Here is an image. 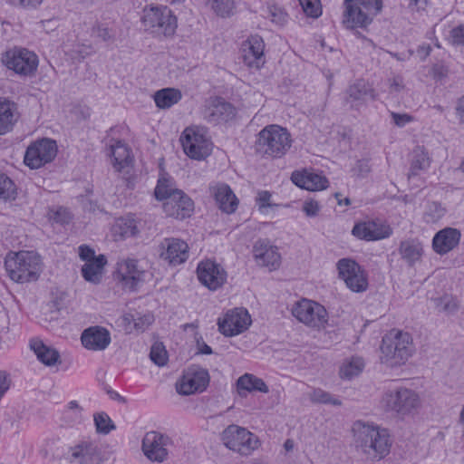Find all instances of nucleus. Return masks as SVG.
<instances>
[{
  "mask_svg": "<svg viewBox=\"0 0 464 464\" xmlns=\"http://www.w3.org/2000/svg\"><path fill=\"white\" fill-rule=\"evenodd\" d=\"M461 233L454 227H445L438 231L432 238V249L440 256L456 248L460 241Z\"/></svg>",
  "mask_w": 464,
  "mask_h": 464,
  "instance_id": "obj_24",
  "label": "nucleus"
},
{
  "mask_svg": "<svg viewBox=\"0 0 464 464\" xmlns=\"http://www.w3.org/2000/svg\"><path fill=\"white\" fill-rule=\"evenodd\" d=\"M389 90L391 93H399L404 89L403 77L394 75L388 79Z\"/></svg>",
  "mask_w": 464,
  "mask_h": 464,
  "instance_id": "obj_55",
  "label": "nucleus"
},
{
  "mask_svg": "<svg viewBox=\"0 0 464 464\" xmlns=\"http://www.w3.org/2000/svg\"><path fill=\"white\" fill-rule=\"evenodd\" d=\"M140 22L146 33L159 39L173 37L178 28L177 16L164 5H146Z\"/></svg>",
  "mask_w": 464,
  "mask_h": 464,
  "instance_id": "obj_2",
  "label": "nucleus"
},
{
  "mask_svg": "<svg viewBox=\"0 0 464 464\" xmlns=\"http://www.w3.org/2000/svg\"><path fill=\"white\" fill-rule=\"evenodd\" d=\"M291 133L286 128L270 124L262 129L255 142V149L262 156L281 159L293 145Z\"/></svg>",
  "mask_w": 464,
  "mask_h": 464,
  "instance_id": "obj_3",
  "label": "nucleus"
},
{
  "mask_svg": "<svg viewBox=\"0 0 464 464\" xmlns=\"http://www.w3.org/2000/svg\"><path fill=\"white\" fill-rule=\"evenodd\" d=\"M391 117L394 124L398 127H404L413 121V117L407 113L392 112Z\"/></svg>",
  "mask_w": 464,
  "mask_h": 464,
  "instance_id": "obj_58",
  "label": "nucleus"
},
{
  "mask_svg": "<svg viewBox=\"0 0 464 464\" xmlns=\"http://www.w3.org/2000/svg\"><path fill=\"white\" fill-rule=\"evenodd\" d=\"M212 193L219 207L226 213H233L237 207V199L227 184H218L212 188Z\"/></svg>",
  "mask_w": 464,
  "mask_h": 464,
  "instance_id": "obj_32",
  "label": "nucleus"
},
{
  "mask_svg": "<svg viewBox=\"0 0 464 464\" xmlns=\"http://www.w3.org/2000/svg\"><path fill=\"white\" fill-rule=\"evenodd\" d=\"M153 322V315L146 314L133 319L134 328L138 331H145Z\"/></svg>",
  "mask_w": 464,
  "mask_h": 464,
  "instance_id": "obj_53",
  "label": "nucleus"
},
{
  "mask_svg": "<svg viewBox=\"0 0 464 464\" xmlns=\"http://www.w3.org/2000/svg\"><path fill=\"white\" fill-rule=\"evenodd\" d=\"M352 234L361 240L378 241L390 237L392 235V228L379 219H368L356 223Z\"/></svg>",
  "mask_w": 464,
  "mask_h": 464,
  "instance_id": "obj_13",
  "label": "nucleus"
},
{
  "mask_svg": "<svg viewBox=\"0 0 464 464\" xmlns=\"http://www.w3.org/2000/svg\"><path fill=\"white\" fill-rule=\"evenodd\" d=\"M197 348L198 351V353L201 354H211L213 353L211 347L208 345L206 343H204L201 339H197Z\"/></svg>",
  "mask_w": 464,
  "mask_h": 464,
  "instance_id": "obj_63",
  "label": "nucleus"
},
{
  "mask_svg": "<svg viewBox=\"0 0 464 464\" xmlns=\"http://www.w3.org/2000/svg\"><path fill=\"white\" fill-rule=\"evenodd\" d=\"M30 348L34 351L37 359L46 366H53L60 362L59 352L56 349L46 345L41 340H31Z\"/></svg>",
  "mask_w": 464,
  "mask_h": 464,
  "instance_id": "obj_34",
  "label": "nucleus"
},
{
  "mask_svg": "<svg viewBox=\"0 0 464 464\" xmlns=\"http://www.w3.org/2000/svg\"><path fill=\"white\" fill-rule=\"evenodd\" d=\"M381 360L391 367L404 364L414 353L413 340L409 333L392 329L382 338Z\"/></svg>",
  "mask_w": 464,
  "mask_h": 464,
  "instance_id": "obj_4",
  "label": "nucleus"
},
{
  "mask_svg": "<svg viewBox=\"0 0 464 464\" xmlns=\"http://www.w3.org/2000/svg\"><path fill=\"white\" fill-rule=\"evenodd\" d=\"M436 306L440 312L452 314L458 309V302L451 295H445L436 300Z\"/></svg>",
  "mask_w": 464,
  "mask_h": 464,
  "instance_id": "obj_50",
  "label": "nucleus"
},
{
  "mask_svg": "<svg viewBox=\"0 0 464 464\" xmlns=\"http://www.w3.org/2000/svg\"><path fill=\"white\" fill-rule=\"evenodd\" d=\"M20 113L17 104L8 99L0 100V135L10 132L18 119Z\"/></svg>",
  "mask_w": 464,
  "mask_h": 464,
  "instance_id": "obj_29",
  "label": "nucleus"
},
{
  "mask_svg": "<svg viewBox=\"0 0 464 464\" xmlns=\"http://www.w3.org/2000/svg\"><path fill=\"white\" fill-rule=\"evenodd\" d=\"M170 443L169 437L157 431H150L142 440V450L150 460L163 462L168 458L167 448Z\"/></svg>",
  "mask_w": 464,
  "mask_h": 464,
  "instance_id": "obj_17",
  "label": "nucleus"
},
{
  "mask_svg": "<svg viewBox=\"0 0 464 464\" xmlns=\"http://www.w3.org/2000/svg\"><path fill=\"white\" fill-rule=\"evenodd\" d=\"M211 8L221 17H228L233 14L235 8L234 0H211Z\"/></svg>",
  "mask_w": 464,
  "mask_h": 464,
  "instance_id": "obj_46",
  "label": "nucleus"
},
{
  "mask_svg": "<svg viewBox=\"0 0 464 464\" xmlns=\"http://www.w3.org/2000/svg\"><path fill=\"white\" fill-rule=\"evenodd\" d=\"M303 211L307 217H315L320 211L319 203L313 199L306 200L303 205Z\"/></svg>",
  "mask_w": 464,
  "mask_h": 464,
  "instance_id": "obj_56",
  "label": "nucleus"
},
{
  "mask_svg": "<svg viewBox=\"0 0 464 464\" xmlns=\"http://www.w3.org/2000/svg\"><path fill=\"white\" fill-rule=\"evenodd\" d=\"M307 16L317 18L322 14L320 0H298Z\"/></svg>",
  "mask_w": 464,
  "mask_h": 464,
  "instance_id": "obj_49",
  "label": "nucleus"
},
{
  "mask_svg": "<svg viewBox=\"0 0 464 464\" xmlns=\"http://www.w3.org/2000/svg\"><path fill=\"white\" fill-rule=\"evenodd\" d=\"M237 387L238 393L241 396L243 395L242 392H259L263 393L269 392L268 386L266 384L263 379L251 373H245L240 376L237 381Z\"/></svg>",
  "mask_w": 464,
  "mask_h": 464,
  "instance_id": "obj_37",
  "label": "nucleus"
},
{
  "mask_svg": "<svg viewBox=\"0 0 464 464\" xmlns=\"http://www.w3.org/2000/svg\"><path fill=\"white\" fill-rule=\"evenodd\" d=\"M5 265L10 278L21 284L37 280L42 271L41 258L33 251L11 253Z\"/></svg>",
  "mask_w": 464,
  "mask_h": 464,
  "instance_id": "obj_5",
  "label": "nucleus"
},
{
  "mask_svg": "<svg viewBox=\"0 0 464 464\" xmlns=\"http://www.w3.org/2000/svg\"><path fill=\"white\" fill-rule=\"evenodd\" d=\"M370 171L371 167L366 160H357L355 166L352 169V172L357 177H365Z\"/></svg>",
  "mask_w": 464,
  "mask_h": 464,
  "instance_id": "obj_54",
  "label": "nucleus"
},
{
  "mask_svg": "<svg viewBox=\"0 0 464 464\" xmlns=\"http://www.w3.org/2000/svg\"><path fill=\"white\" fill-rule=\"evenodd\" d=\"M408 3V7L412 11L424 9L427 5V0H405Z\"/></svg>",
  "mask_w": 464,
  "mask_h": 464,
  "instance_id": "obj_61",
  "label": "nucleus"
},
{
  "mask_svg": "<svg viewBox=\"0 0 464 464\" xmlns=\"http://www.w3.org/2000/svg\"><path fill=\"white\" fill-rule=\"evenodd\" d=\"M339 276L348 288L353 292H363L368 287V280L364 270L359 264L349 258L340 259L337 263Z\"/></svg>",
  "mask_w": 464,
  "mask_h": 464,
  "instance_id": "obj_11",
  "label": "nucleus"
},
{
  "mask_svg": "<svg viewBox=\"0 0 464 464\" xmlns=\"http://www.w3.org/2000/svg\"><path fill=\"white\" fill-rule=\"evenodd\" d=\"M353 431L356 447L367 459L378 461L390 452L391 442L387 430L357 420L353 424Z\"/></svg>",
  "mask_w": 464,
  "mask_h": 464,
  "instance_id": "obj_1",
  "label": "nucleus"
},
{
  "mask_svg": "<svg viewBox=\"0 0 464 464\" xmlns=\"http://www.w3.org/2000/svg\"><path fill=\"white\" fill-rule=\"evenodd\" d=\"M358 1L344 0L346 10L343 23L346 28L364 27L369 24L368 16L357 6Z\"/></svg>",
  "mask_w": 464,
  "mask_h": 464,
  "instance_id": "obj_31",
  "label": "nucleus"
},
{
  "mask_svg": "<svg viewBox=\"0 0 464 464\" xmlns=\"http://www.w3.org/2000/svg\"><path fill=\"white\" fill-rule=\"evenodd\" d=\"M449 40L453 45H464V24L452 28L450 32Z\"/></svg>",
  "mask_w": 464,
  "mask_h": 464,
  "instance_id": "obj_52",
  "label": "nucleus"
},
{
  "mask_svg": "<svg viewBox=\"0 0 464 464\" xmlns=\"http://www.w3.org/2000/svg\"><path fill=\"white\" fill-rule=\"evenodd\" d=\"M431 161L432 160L424 147H415L411 155L409 178L418 176L421 172L427 171L430 167Z\"/></svg>",
  "mask_w": 464,
  "mask_h": 464,
  "instance_id": "obj_33",
  "label": "nucleus"
},
{
  "mask_svg": "<svg viewBox=\"0 0 464 464\" xmlns=\"http://www.w3.org/2000/svg\"><path fill=\"white\" fill-rule=\"evenodd\" d=\"M71 451V464H93L98 454L96 447L86 441L74 446Z\"/></svg>",
  "mask_w": 464,
  "mask_h": 464,
  "instance_id": "obj_35",
  "label": "nucleus"
},
{
  "mask_svg": "<svg viewBox=\"0 0 464 464\" xmlns=\"http://www.w3.org/2000/svg\"><path fill=\"white\" fill-rule=\"evenodd\" d=\"M445 208L440 203L433 201L428 204L425 211V219L427 222L434 223L445 215Z\"/></svg>",
  "mask_w": 464,
  "mask_h": 464,
  "instance_id": "obj_48",
  "label": "nucleus"
},
{
  "mask_svg": "<svg viewBox=\"0 0 464 464\" xmlns=\"http://www.w3.org/2000/svg\"><path fill=\"white\" fill-rule=\"evenodd\" d=\"M221 440L227 449L242 456L251 455L259 446L258 438L254 433L236 424L222 431Z\"/></svg>",
  "mask_w": 464,
  "mask_h": 464,
  "instance_id": "obj_6",
  "label": "nucleus"
},
{
  "mask_svg": "<svg viewBox=\"0 0 464 464\" xmlns=\"http://www.w3.org/2000/svg\"><path fill=\"white\" fill-rule=\"evenodd\" d=\"M357 6L360 7L365 15L368 16L369 24L372 22V16L376 15L382 8V0H359Z\"/></svg>",
  "mask_w": 464,
  "mask_h": 464,
  "instance_id": "obj_44",
  "label": "nucleus"
},
{
  "mask_svg": "<svg viewBox=\"0 0 464 464\" xmlns=\"http://www.w3.org/2000/svg\"><path fill=\"white\" fill-rule=\"evenodd\" d=\"M111 154L113 158L112 165L117 171H121L132 162L130 150L121 140H116L111 145Z\"/></svg>",
  "mask_w": 464,
  "mask_h": 464,
  "instance_id": "obj_36",
  "label": "nucleus"
},
{
  "mask_svg": "<svg viewBox=\"0 0 464 464\" xmlns=\"http://www.w3.org/2000/svg\"><path fill=\"white\" fill-rule=\"evenodd\" d=\"M265 43L262 37L251 35L241 46V53L244 63L253 69H260L265 63L264 58Z\"/></svg>",
  "mask_w": 464,
  "mask_h": 464,
  "instance_id": "obj_21",
  "label": "nucleus"
},
{
  "mask_svg": "<svg viewBox=\"0 0 464 464\" xmlns=\"http://www.w3.org/2000/svg\"><path fill=\"white\" fill-rule=\"evenodd\" d=\"M291 180L297 187L310 191L321 190L328 187V180L325 177L306 169L294 171Z\"/></svg>",
  "mask_w": 464,
  "mask_h": 464,
  "instance_id": "obj_27",
  "label": "nucleus"
},
{
  "mask_svg": "<svg viewBox=\"0 0 464 464\" xmlns=\"http://www.w3.org/2000/svg\"><path fill=\"white\" fill-rule=\"evenodd\" d=\"M377 96L375 90L363 80H357L346 90V102L351 107L359 108L368 101H375Z\"/></svg>",
  "mask_w": 464,
  "mask_h": 464,
  "instance_id": "obj_23",
  "label": "nucleus"
},
{
  "mask_svg": "<svg viewBox=\"0 0 464 464\" xmlns=\"http://www.w3.org/2000/svg\"><path fill=\"white\" fill-rule=\"evenodd\" d=\"M204 120L213 125L227 122L236 116V108L223 99L208 101L202 111Z\"/></svg>",
  "mask_w": 464,
  "mask_h": 464,
  "instance_id": "obj_19",
  "label": "nucleus"
},
{
  "mask_svg": "<svg viewBox=\"0 0 464 464\" xmlns=\"http://www.w3.org/2000/svg\"><path fill=\"white\" fill-rule=\"evenodd\" d=\"M58 148L53 140L44 138L32 142L26 149L24 162L32 169H39L53 161Z\"/></svg>",
  "mask_w": 464,
  "mask_h": 464,
  "instance_id": "obj_9",
  "label": "nucleus"
},
{
  "mask_svg": "<svg viewBox=\"0 0 464 464\" xmlns=\"http://www.w3.org/2000/svg\"><path fill=\"white\" fill-rule=\"evenodd\" d=\"M292 314L304 325L321 330L328 323V313L326 309L317 302L302 299L292 308Z\"/></svg>",
  "mask_w": 464,
  "mask_h": 464,
  "instance_id": "obj_8",
  "label": "nucleus"
},
{
  "mask_svg": "<svg viewBox=\"0 0 464 464\" xmlns=\"http://www.w3.org/2000/svg\"><path fill=\"white\" fill-rule=\"evenodd\" d=\"M11 379L5 371H0V401L9 390Z\"/></svg>",
  "mask_w": 464,
  "mask_h": 464,
  "instance_id": "obj_59",
  "label": "nucleus"
},
{
  "mask_svg": "<svg viewBox=\"0 0 464 464\" xmlns=\"http://www.w3.org/2000/svg\"><path fill=\"white\" fill-rule=\"evenodd\" d=\"M79 256L82 260L85 261V263L98 258V256H95V251L87 245H82L79 246Z\"/></svg>",
  "mask_w": 464,
  "mask_h": 464,
  "instance_id": "obj_57",
  "label": "nucleus"
},
{
  "mask_svg": "<svg viewBox=\"0 0 464 464\" xmlns=\"http://www.w3.org/2000/svg\"><path fill=\"white\" fill-rule=\"evenodd\" d=\"M209 382L208 372L197 366L189 367L177 383V392L182 395L202 392Z\"/></svg>",
  "mask_w": 464,
  "mask_h": 464,
  "instance_id": "obj_12",
  "label": "nucleus"
},
{
  "mask_svg": "<svg viewBox=\"0 0 464 464\" xmlns=\"http://www.w3.org/2000/svg\"><path fill=\"white\" fill-rule=\"evenodd\" d=\"M194 203L183 191L175 192L168 201L163 203L166 215L177 219H184L191 215Z\"/></svg>",
  "mask_w": 464,
  "mask_h": 464,
  "instance_id": "obj_22",
  "label": "nucleus"
},
{
  "mask_svg": "<svg viewBox=\"0 0 464 464\" xmlns=\"http://www.w3.org/2000/svg\"><path fill=\"white\" fill-rule=\"evenodd\" d=\"M81 341L83 347L88 350L102 351L110 344L111 334L104 327L91 326L82 332Z\"/></svg>",
  "mask_w": 464,
  "mask_h": 464,
  "instance_id": "obj_25",
  "label": "nucleus"
},
{
  "mask_svg": "<svg viewBox=\"0 0 464 464\" xmlns=\"http://www.w3.org/2000/svg\"><path fill=\"white\" fill-rule=\"evenodd\" d=\"M160 256L170 266L183 264L188 258V246L179 238H164L160 244Z\"/></svg>",
  "mask_w": 464,
  "mask_h": 464,
  "instance_id": "obj_18",
  "label": "nucleus"
},
{
  "mask_svg": "<svg viewBox=\"0 0 464 464\" xmlns=\"http://www.w3.org/2000/svg\"><path fill=\"white\" fill-rule=\"evenodd\" d=\"M94 423L97 432L102 434H108L116 428L111 419L105 412L96 413L94 415Z\"/></svg>",
  "mask_w": 464,
  "mask_h": 464,
  "instance_id": "obj_45",
  "label": "nucleus"
},
{
  "mask_svg": "<svg viewBox=\"0 0 464 464\" xmlns=\"http://www.w3.org/2000/svg\"><path fill=\"white\" fill-rule=\"evenodd\" d=\"M16 197V186L5 174H0V199L5 201L14 199Z\"/></svg>",
  "mask_w": 464,
  "mask_h": 464,
  "instance_id": "obj_42",
  "label": "nucleus"
},
{
  "mask_svg": "<svg viewBox=\"0 0 464 464\" xmlns=\"http://www.w3.org/2000/svg\"><path fill=\"white\" fill-rule=\"evenodd\" d=\"M251 317L245 308L228 311L224 318L218 322V330L226 336H235L245 332L251 324Z\"/></svg>",
  "mask_w": 464,
  "mask_h": 464,
  "instance_id": "obj_14",
  "label": "nucleus"
},
{
  "mask_svg": "<svg viewBox=\"0 0 464 464\" xmlns=\"http://www.w3.org/2000/svg\"><path fill=\"white\" fill-rule=\"evenodd\" d=\"M267 17L276 25L282 26L287 23L288 14L279 6L271 5L267 8Z\"/></svg>",
  "mask_w": 464,
  "mask_h": 464,
  "instance_id": "obj_51",
  "label": "nucleus"
},
{
  "mask_svg": "<svg viewBox=\"0 0 464 464\" xmlns=\"http://www.w3.org/2000/svg\"><path fill=\"white\" fill-rule=\"evenodd\" d=\"M253 256L256 264L260 266L274 271L279 268L281 265V255L276 246L270 245L266 240L259 239L253 246Z\"/></svg>",
  "mask_w": 464,
  "mask_h": 464,
  "instance_id": "obj_20",
  "label": "nucleus"
},
{
  "mask_svg": "<svg viewBox=\"0 0 464 464\" xmlns=\"http://www.w3.org/2000/svg\"><path fill=\"white\" fill-rule=\"evenodd\" d=\"M10 4L24 8H35L43 0H7Z\"/></svg>",
  "mask_w": 464,
  "mask_h": 464,
  "instance_id": "obj_60",
  "label": "nucleus"
},
{
  "mask_svg": "<svg viewBox=\"0 0 464 464\" xmlns=\"http://www.w3.org/2000/svg\"><path fill=\"white\" fill-rule=\"evenodd\" d=\"M141 220L132 214L117 218L112 225L111 234L115 240H123L139 235Z\"/></svg>",
  "mask_w": 464,
  "mask_h": 464,
  "instance_id": "obj_26",
  "label": "nucleus"
},
{
  "mask_svg": "<svg viewBox=\"0 0 464 464\" xmlns=\"http://www.w3.org/2000/svg\"><path fill=\"white\" fill-rule=\"evenodd\" d=\"M118 272L121 279L131 289H134L140 282L144 280V270L138 267V261L132 258H127L118 262Z\"/></svg>",
  "mask_w": 464,
  "mask_h": 464,
  "instance_id": "obj_28",
  "label": "nucleus"
},
{
  "mask_svg": "<svg viewBox=\"0 0 464 464\" xmlns=\"http://www.w3.org/2000/svg\"><path fill=\"white\" fill-rule=\"evenodd\" d=\"M177 191L181 190L173 188L171 179L162 178L158 180L154 194L157 199L168 201V199L170 198V197H172V195Z\"/></svg>",
  "mask_w": 464,
  "mask_h": 464,
  "instance_id": "obj_41",
  "label": "nucleus"
},
{
  "mask_svg": "<svg viewBox=\"0 0 464 464\" xmlns=\"http://www.w3.org/2000/svg\"><path fill=\"white\" fill-rule=\"evenodd\" d=\"M96 34L102 41H110L113 37L111 31L106 27H98L96 29Z\"/></svg>",
  "mask_w": 464,
  "mask_h": 464,
  "instance_id": "obj_62",
  "label": "nucleus"
},
{
  "mask_svg": "<svg viewBox=\"0 0 464 464\" xmlns=\"http://www.w3.org/2000/svg\"><path fill=\"white\" fill-rule=\"evenodd\" d=\"M198 278L209 290H217L227 280V272L217 262L207 259L201 261L197 267Z\"/></svg>",
  "mask_w": 464,
  "mask_h": 464,
  "instance_id": "obj_16",
  "label": "nucleus"
},
{
  "mask_svg": "<svg viewBox=\"0 0 464 464\" xmlns=\"http://www.w3.org/2000/svg\"><path fill=\"white\" fill-rule=\"evenodd\" d=\"M398 252L401 258L409 266L420 262L424 254L423 245L416 238H409L400 243Z\"/></svg>",
  "mask_w": 464,
  "mask_h": 464,
  "instance_id": "obj_30",
  "label": "nucleus"
},
{
  "mask_svg": "<svg viewBox=\"0 0 464 464\" xmlns=\"http://www.w3.org/2000/svg\"><path fill=\"white\" fill-rule=\"evenodd\" d=\"M309 399L314 403L332 404L334 406L342 404L338 398L334 397L331 393L322 389H314L309 394Z\"/></svg>",
  "mask_w": 464,
  "mask_h": 464,
  "instance_id": "obj_43",
  "label": "nucleus"
},
{
  "mask_svg": "<svg viewBox=\"0 0 464 464\" xmlns=\"http://www.w3.org/2000/svg\"><path fill=\"white\" fill-rule=\"evenodd\" d=\"M382 402L387 411L407 415L420 406V398L413 390L398 388L387 391Z\"/></svg>",
  "mask_w": 464,
  "mask_h": 464,
  "instance_id": "obj_7",
  "label": "nucleus"
},
{
  "mask_svg": "<svg viewBox=\"0 0 464 464\" xmlns=\"http://www.w3.org/2000/svg\"><path fill=\"white\" fill-rule=\"evenodd\" d=\"M180 140L184 152L191 159L203 160L210 153L209 140L202 133L191 128L184 130Z\"/></svg>",
  "mask_w": 464,
  "mask_h": 464,
  "instance_id": "obj_15",
  "label": "nucleus"
},
{
  "mask_svg": "<svg viewBox=\"0 0 464 464\" xmlns=\"http://www.w3.org/2000/svg\"><path fill=\"white\" fill-rule=\"evenodd\" d=\"M150 360L158 366H164L168 362V353L161 343H155L150 349Z\"/></svg>",
  "mask_w": 464,
  "mask_h": 464,
  "instance_id": "obj_47",
  "label": "nucleus"
},
{
  "mask_svg": "<svg viewBox=\"0 0 464 464\" xmlns=\"http://www.w3.org/2000/svg\"><path fill=\"white\" fill-rule=\"evenodd\" d=\"M456 113L459 121L464 122V95L458 101Z\"/></svg>",
  "mask_w": 464,
  "mask_h": 464,
  "instance_id": "obj_64",
  "label": "nucleus"
},
{
  "mask_svg": "<svg viewBox=\"0 0 464 464\" xmlns=\"http://www.w3.org/2000/svg\"><path fill=\"white\" fill-rule=\"evenodd\" d=\"M106 263L107 260L103 255H99L97 259L85 263L82 267L83 278L88 282L98 284L101 281Z\"/></svg>",
  "mask_w": 464,
  "mask_h": 464,
  "instance_id": "obj_39",
  "label": "nucleus"
},
{
  "mask_svg": "<svg viewBox=\"0 0 464 464\" xmlns=\"http://www.w3.org/2000/svg\"><path fill=\"white\" fill-rule=\"evenodd\" d=\"M3 63L21 76H32L38 67V57L25 48H14L7 51L3 56Z\"/></svg>",
  "mask_w": 464,
  "mask_h": 464,
  "instance_id": "obj_10",
  "label": "nucleus"
},
{
  "mask_svg": "<svg viewBox=\"0 0 464 464\" xmlns=\"http://www.w3.org/2000/svg\"><path fill=\"white\" fill-rule=\"evenodd\" d=\"M181 98V92L176 88H163L157 91L153 95L156 106L164 110L177 104Z\"/></svg>",
  "mask_w": 464,
  "mask_h": 464,
  "instance_id": "obj_38",
  "label": "nucleus"
},
{
  "mask_svg": "<svg viewBox=\"0 0 464 464\" xmlns=\"http://www.w3.org/2000/svg\"><path fill=\"white\" fill-rule=\"evenodd\" d=\"M364 368V362L361 357H352L344 362L340 368V376L343 379H352L359 375Z\"/></svg>",
  "mask_w": 464,
  "mask_h": 464,
  "instance_id": "obj_40",
  "label": "nucleus"
}]
</instances>
